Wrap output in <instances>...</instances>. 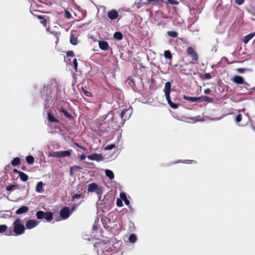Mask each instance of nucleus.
<instances>
[{"label": "nucleus", "instance_id": "19", "mask_svg": "<svg viewBox=\"0 0 255 255\" xmlns=\"http://www.w3.org/2000/svg\"><path fill=\"white\" fill-rule=\"evenodd\" d=\"M19 176L23 181H26L28 180V176L23 172H18Z\"/></svg>", "mask_w": 255, "mask_h": 255}, {"label": "nucleus", "instance_id": "16", "mask_svg": "<svg viewBox=\"0 0 255 255\" xmlns=\"http://www.w3.org/2000/svg\"><path fill=\"white\" fill-rule=\"evenodd\" d=\"M44 219L47 221H50L53 219V214L51 212H45Z\"/></svg>", "mask_w": 255, "mask_h": 255}, {"label": "nucleus", "instance_id": "8", "mask_svg": "<svg viewBox=\"0 0 255 255\" xmlns=\"http://www.w3.org/2000/svg\"><path fill=\"white\" fill-rule=\"evenodd\" d=\"M188 54L192 58L194 61H196L198 59L197 54L195 52L193 48L192 47H188L187 49Z\"/></svg>", "mask_w": 255, "mask_h": 255}, {"label": "nucleus", "instance_id": "1", "mask_svg": "<svg viewBox=\"0 0 255 255\" xmlns=\"http://www.w3.org/2000/svg\"><path fill=\"white\" fill-rule=\"evenodd\" d=\"M13 232H10L6 233L5 235L8 236H19L24 233L25 227L21 223V221L19 219H17L12 224Z\"/></svg>", "mask_w": 255, "mask_h": 255}, {"label": "nucleus", "instance_id": "53", "mask_svg": "<svg viewBox=\"0 0 255 255\" xmlns=\"http://www.w3.org/2000/svg\"><path fill=\"white\" fill-rule=\"evenodd\" d=\"M205 77L207 79H210L211 75L209 73H206L205 74Z\"/></svg>", "mask_w": 255, "mask_h": 255}, {"label": "nucleus", "instance_id": "17", "mask_svg": "<svg viewBox=\"0 0 255 255\" xmlns=\"http://www.w3.org/2000/svg\"><path fill=\"white\" fill-rule=\"evenodd\" d=\"M36 191L38 193H42L43 191V183L42 182H39L36 187Z\"/></svg>", "mask_w": 255, "mask_h": 255}, {"label": "nucleus", "instance_id": "40", "mask_svg": "<svg viewBox=\"0 0 255 255\" xmlns=\"http://www.w3.org/2000/svg\"><path fill=\"white\" fill-rule=\"evenodd\" d=\"M168 3L172 5H177L179 2L176 0H168Z\"/></svg>", "mask_w": 255, "mask_h": 255}, {"label": "nucleus", "instance_id": "56", "mask_svg": "<svg viewBox=\"0 0 255 255\" xmlns=\"http://www.w3.org/2000/svg\"><path fill=\"white\" fill-rule=\"evenodd\" d=\"M79 147H80L81 149H82L83 150H84V151L86 150V149L85 147H83V146H79Z\"/></svg>", "mask_w": 255, "mask_h": 255}, {"label": "nucleus", "instance_id": "25", "mask_svg": "<svg viewBox=\"0 0 255 255\" xmlns=\"http://www.w3.org/2000/svg\"><path fill=\"white\" fill-rule=\"evenodd\" d=\"M20 161V160L19 157H15L11 161V164L12 166H15L19 164Z\"/></svg>", "mask_w": 255, "mask_h": 255}, {"label": "nucleus", "instance_id": "4", "mask_svg": "<svg viewBox=\"0 0 255 255\" xmlns=\"http://www.w3.org/2000/svg\"><path fill=\"white\" fill-rule=\"evenodd\" d=\"M232 81L237 84L248 85L243 77L239 75H235L232 78Z\"/></svg>", "mask_w": 255, "mask_h": 255}, {"label": "nucleus", "instance_id": "20", "mask_svg": "<svg viewBox=\"0 0 255 255\" xmlns=\"http://www.w3.org/2000/svg\"><path fill=\"white\" fill-rule=\"evenodd\" d=\"M137 240L136 236L134 234H131L128 237V241L130 243H134Z\"/></svg>", "mask_w": 255, "mask_h": 255}, {"label": "nucleus", "instance_id": "52", "mask_svg": "<svg viewBox=\"0 0 255 255\" xmlns=\"http://www.w3.org/2000/svg\"><path fill=\"white\" fill-rule=\"evenodd\" d=\"M86 156L84 154H82L80 156V159L81 160H84L86 159Z\"/></svg>", "mask_w": 255, "mask_h": 255}, {"label": "nucleus", "instance_id": "51", "mask_svg": "<svg viewBox=\"0 0 255 255\" xmlns=\"http://www.w3.org/2000/svg\"><path fill=\"white\" fill-rule=\"evenodd\" d=\"M81 194H75L73 195V199L79 198L81 196Z\"/></svg>", "mask_w": 255, "mask_h": 255}, {"label": "nucleus", "instance_id": "29", "mask_svg": "<svg viewBox=\"0 0 255 255\" xmlns=\"http://www.w3.org/2000/svg\"><path fill=\"white\" fill-rule=\"evenodd\" d=\"M167 34L169 36L171 37H176L178 36V33L176 31H170L167 32Z\"/></svg>", "mask_w": 255, "mask_h": 255}, {"label": "nucleus", "instance_id": "31", "mask_svg": "<svg viewBox=\"0 0 255 255\" xmlns=\"http://www.w3.org/2000/svg\"><path fill=\"white\" fill-rule=\"evenodd\" d=\"M7 229V226L5 225H0V233H3Z\"/></svg>", "mask_w": 255, "mask_h": 255}, {"label": "nucleus", "instance_id": "46", "mask_svg": "<svg viewBox=\"0 0 255 255\" xmlns=\"http://www.w3.org/2000/svg\"><path fill=\"white\" fill-rule=\"evenodd\" d=\"M65 16L68 18H71L72 17L71 14L68 11H65Z\"/></svg>", "mask_w": 255, "mask_h": 255}, {"label": "nucleus", "instance_id": "43", "mask_svg": "<svg viewBox=\"0 0 255 255\" xmlns=\"http://www.w3.org/2000/svg\"><path fill=\"white\" fill-rule=\"evenodd\" d=\"M61 111L62 113H63L65 115V116L66 117H70V115H69V114L65 110L63 109L61 110Z\"/></svg>", "mask_w": 255, "mask_h": 255}, {"label": "nucleus", "instance_id": "54", "mask_svg": "<svg viewBox=\"0 0 255 255\" xmlns=\"http://www.w3.org/2000/svg\"><path fill=\"white\" fill-rule=\"evenodd\" d=\"M210 92V89L208 88L204 90V93L206 94H208Z\"/></svg>", "mask_w": 255, "mask_h": 255}, {"label": "nucleus", "instance_id": "50", "mask_svg": "<svg viewBox=\"0 0 255 255\" xmlns=\"http://www.w3.org/2000/svg\"><path fill=\"white\" fill-rule=\"evenodd\" d=\"M170 106L173 109H177L178 108V105L174 103H172Z\"/></svg>", "mask_w": 255, "mask_h": 255}, {"label": "nucleus", "instance_id": "10", "mask_svg": "<svg viewBox=\"0 0 255 255\" xmlns=\"http://www.w3.org/2000/svg\"><path fill=\"white\" fill-rule=\"evenodd\" d=\"M108 16L110 19L114 20L118 18V13L116 10L112 9L108 13Z\"/></svg>", "mask_w": 255, "mask_h": 255}, {"label": "nucleus", "instance_id": "61", "mask_svg": "<svg viewBox=\"0 0 255 255\" xmlns=\"http://www.w3.org/2000/svg\"><path fill=\"white\" fill-rule=\"evenodd\" d=\"M32 7H33V6H32V5H31V7H30V9H32Z\"/></svg>", "mask_w": 255, "mask_h": 255}, {"label": "nucleus", "instance_id": "15", "mask_svg": "<svg viewBox=\"0 0 255 255\" xmlns=\"http://www.w3.org/2000/svg\"><path fill=\"white\" fill-rule=\"evenodd\" d=\"M99 186L96 183H91L88 185V191L89 192H93L96 191V189Z\"/></svg>", "mask_w": 255, "mask_h": 255}, {"label": "nucleus", "instance_id": "44", "mask_svg": "<svg viewBox=\"0 0 255 255\" xmlns=\"http://www.w3.org/2000/svg\"><path fill=\"white\" fill-rule=\"evenodd\" d=\"M67 56L68 57H73L74 56V53L72 51H69L67 53Z\"/></svg>", "mask_w": 255, "mask_h": 255}, {"label": "nucleus", "instance_id": "14", "mask_svg": "<svg viewBox=\"0 0 255 255\" xmlns=\"http://www.w3.org/2000/svg\"><path fill=\"white\" fill-rule=\"evenodd\" d=\"M255 36V33H251L246 36H245L244 39V42L245 44H247L249 42V41L252 39Z\"/></svg>", "mask_w": 255, "mask_h": 255}, {"label": "nucleus", "instance_id": "22", "mask_svg": "<svg viewBox=\"0 0 255 255\" xmlns=\"http://www.w3.org/2000/svg\"><path fill=\"white\" fill-rule=\"evenodd\" d=\"M71 154V151H60V157H67Z\"/></svg>", "mask_w": 255, "mask_h": 255}, {"label": "nucleus", "instance_id": "9", "mask_svg": "<svg viewBox=\"0 0 255 255\" xmlns=\"http://www.w3.org/2000/svg\"><path fill=\"white\" fill-rule=\"evenodd\" d=\"M47 121L48 123H58V120L53 115L52 112L47 113Z\"/></svg>", "mask_w": 255, "mask_h": 255}, {"label": "nucleus", "instance_id": "3", "mask_svg": "<svg viewBox=\"0 0 255 255\" xmlns=\"http://www.w3.org/2000/svg\"><path fill=\"white\" fill-rule=\"evenodd\" d=\"M39 222L36 220L30 219L26 222L25 226L28 229H31L37 226Z\"/></svg>", "mask_w": 255, "mask_h": 255}, {"label": "nucleus", "instance_id": "28", "mask_svg": "<svg viewBox=\"0 0 255 255\" xmlns=\"http://www.w3.org/2000/svg\"><path fill=\"white\" fill-rule=\"evenodd\" d=\"M164 55L167 59H171L172 58V55L169 50H165L164 53Z\"/></svg>", "mask_w": 255, "mask_h": 255}, {"label": "nucleus", "instance_id": "23", "mask_svg": "<svg viewBox=\"0 0 255 255\" xmlns=\"http://www.w3.org/2000/svg\"><path fill=\"white\" fill-rule=\"evenodd\" d=\"M45 212L42 211H37L36 213V216L38 219H44Z\"/></svg>", "mask_w": 255, "mask_h": 255}, {"label": "nucleus", "instance_id": "30", "mask_svg": "<svg viewBox=\"0 0 255 255\" xmlns=\"http://www.w3.org/2000/svg\"><path fill=\"white\" fill-rule=\"evenodd\" d=\"M49 156L60 157V151H54L49 153Z\"/></svg>", "mask_w": 255, "mask_h": 255}, {"label": "nucleus", "instance_id": "48", "mask_svg": "<svg viewBox=\"0 0 255 255\" xmlns=\"http://www.w3.org/2000/svg\"><path fill=\"white\" fill-rule=\"evenodd\" d=\"M193 162H195L194 160H186L184 161V163L189 164V163H192Z\"/></svg>", "mask_w": 255, "mask_h": 255}, {"label": "nucleus", "instance_id": "13", "mask_svg": "<svg viewBox=\"0 0 255 255\" xmlns=\"http://www.w3.org/2000/svg\"><path fill=\"white\" fill-rule=\"evenodd\" d=\"M183 99L186 101H190L191 102H196L202 99V97H188L184 96Z\"/></svg>", "mask_w": 255, "mask_h": 255}, {"label": "nucleus", "instance_id": "42", "mask_svg": "<svg viewBox=\"0 0 255 255\" xmlns=\"http://www.w3.org/2000/svg\"><path fill=\"white\" fill-rule=\"evenodd\" d=\"M202 98H203L204 101H206V102H210L212 101V99L210 97H206V96H203V97H201Z\"/></svg>", "mask_w": 255, "mask_h": 255}, {"label": "nucleus", "instance_id": "60", "mask_svg": "<svg viewBox=\"0 0 255 255\" xmlns=\"http://www.w3.org/2000/svg\"><path fill=\"white\" fill-rule=\"evenodd\" d=\"M108 128L109 129H111V127H110V125L108 126Z\"/></svg>", "mask_w": 255, "mask_h": 255}, {"label": "nucleus", "instance_id": "45", "mask_svg": "<svg viewBox=\"0 0 255 255\" xmlns=\"http://www.w3.org/2000/svg\"><path fill=\"white\" fill-rule=\"evenodd\" d=\"M73 65H74V69L75 70H77V66H78V63L77 62V61H76V59H74V61L73 62Z\"/></svg>", "mask_w": 255, "mask_h": 255}, {"label": "nucleus", "instance_id": "59", "mask_svg": "<svg viewBox=\"0 0 255 255\" xmlns=\"http://www.w3.org/2000/svg\"><path fill=\"white\" fill-rule=\"evenodd\" d=\"M73 172H70V175H71V176H72V175H73Z\"/></svg>", "mask_w": 255, "mask_h": 255}, {"label": "nucleus", "instance_id": "49", "mask_svg": "<svg viewBox=\"0 0 255 255\" xmlns=\"http://www.w3.org/2000/svg\"><path fill=\"white\" fill-rule=\"evenodd\" d=\"M84 93L87 96L90 97L91 96V93L88 91H84Z\"/></svg>", "mask_w": 255, "mask_h": 255}, {"label": "nucleus", "instance_id": "27", "mask_svg": "<svg viewBox=\"0 0 255 255\" xmlns=\"http://www.w3.org/2000/svg\"><path fill=\"white\" fill-rule=\"evenodd\" d=\"M70 42L73 45H76L77 43V38L72 35L70 38Z\"/></svg>", "mask_w": 255, "mask_h": 255}, {"label": "nucleus", "instance_id": "11", "mask_svg": "<svg viewBox=\"0 0 255 255\" xmlns=\"http://www.w3.org/2000/svg\"><path fill=\"white\" fill-rule=\"evenodd\" d=\"M28 210H29V208L27 206H23L21 207L20 208H19V209H18L16 211L15 213L17 215H21V214H24V213H26V212H27Z\"/></svg>", "mask_w": 255, "mask_h": 255}, {"label": "nucleus", "instance_id": "26", "mask_svg": "<svg viewBox=\"0 0 255 255\" xmlns=\"http://www.w3.org/2000/svg\"><path fill=\"white\" fill-rule=\"evenodd\" d=\"M26 160L28 164H32L34 162V159L32 156L29 155L26 157Z\"/></svg>", "mask_w": 255, "mask_h": 255}, {"label": "nucleus", "instance_id": "12", "mask_svg": "<svg viewBox=\"0 0 255 255\" xmlns=\"http://www.w3.org/2000/svg\"><path fill=\"white\" fill-rule=\"evenodd\" d=\"M99 46L100 48L103 50H107L109 48L108 43L105 41H99Z\"/></svg>", "mask_w": 255, "mask_h": 255}, {"label": "nucleus", "instance_id": "39", "mask_svg": "<svg viewBox=\"0 0 255 255\" xmlns=\"http://www.w3.org/2000/svg\"><path fill=\"white\" fill-rule=\"evenodd\" d=\"M16 188V186L14 185H8L6 187V189L7 190V191H11L13 189H15Z\"/></svg>", "mask_w": 255, "mask_h": 255}, {"label": "nucleus", "instance_id": "41", "mask_svg": "<svg viewBox=\"0 0 255 255\" xmlns=\"http://www.w3.org/2000/svg\"><path fill=\"white\" fill-rule=\"evenodd\" d=\"M117 205L118 207H122L123 205V201L121 199H117Z\"/></svg>", "mask_w": 255, "mask_h": 255}, {"label": "nucleus", "instance_id": "37", "mask_svg": "<svg viewBox=\"0 0 255 255\" xmlns=\"http://www.w3.org/2000/svg\"><path fill=\"white\" fill-rule=\"evenodd\" d=\"M120 196L121 199L123 201H124L125 200H126L127 198L126 194L124 192L121 193Z\"/></svg>", "mask_w": 255, "mask_h": 255}, {"label": "nucleus", "instance_id": "57", "mask_svg": "<svg viewBox=\"0 0 255 255\" xmlns=\"http://www.w3.org/2000/svg\"><path fill=\"white\" fill-rule=\"evenodd\" d=\"M13 171H14V172L18 173V172H20L19 171H18L16 169H14Z\"/></svg>", "mask_w": 255, "mask_h": 255}, {"label": "nucleus", "instance_id": "32", "mask_svg": "<svg viewBox=\"0 0 255 255\" xmlns=\"http://www.w3.org/2000/svg\"><path fill=\"white\" fill-rule=\"evenodd\" d=\"M240 112H241V110H240L239 111V114L237 116L236 119V122H237V123L240 122L242 120V115L241 114H240Z\"/></svg>", "mask_w": 255, "mask_h": 255}, {"label": "nucleus", "instance_id": "7", "mask_svg": "<svg viewBox=\"0 0 255 255\" xmlns=\"http://www.w3.org/2000/svg\"><path fill=\"white\" fill-rule=\"evenodd\" d=\"M88 158L91 160L100 161L103 159V156L98 153H94L88 156Z\"/></svg>", "mask_w": 255, "mask_h": 255}, {"label": "nucleus", "instance_id": "33", "mask_svg": "<svg viewBox=\"0 0 255 255\" xmlns=\"http://www.w3.org/2000/svg\"><path fill=\"white\" fill-rule=\"evenodd\" d=\"M38 17H39V18L41 19V20H40L41 23L42 24H43V26H46L47 23V19L43 17H42L41 16H39Z\"/></svg>", "mask_w": 255, "mask_h": 255}, {"label": "nucleus", "instance_id": "5", "mask_svg": "<svg viewBox=\"0 0 255 255\" xmlns=\"http://www.w3.org/2000/svg\"><path fill=\"white\" fill-rule=\"evenodd\" d=\"M70 215V209L68 207H64L61 210L60 215L63 219H67Z\"/></svg>", "mask_w": 255, "mask_h": 255}, {"label": "nucleus", "instance_id": "55", "mask_svg": "<svg viewBox=\"0 0 255 255\" xmlns=\"http://www.w3.org/2000/svg\"><path fill=\"white\" fill-rule=\"evenodd\" d=\"M125 202V203L127 205H128L129 204V201L127 198L126 200L124 201Z\"/></svg>", "mask_w": 255, "mask_h": 255}, {"label": "nucleus", "instance_id": "35", "mask_svg": "<svg viewBox=\"0 0 255 255\" xmlns=\"http://www.w3.org/2000/svg\"><path fill=\"white\" fill-rule=\"evenodd\" d=\"M248 70V69L246 68H238L236 69V71L239 73H244Z\"/></svg>", "mask_w": 255, "mask_h": 255}, {"label": "nucleus", "instance_id": "38", "mask_svg": "<svg viewBox=\"0 0 255 255\" xmlns=\"http://www.w3.org/2000/svg\"><path fill=\"white\" fill-rule=\"evenodd\" d=\"M115 147V145L114 144L107 145L105 149V150H111Z\"/></svg>", "mask_w": 255, "mask_h": 255}, {"label": "nucleus", "instance_id": "36", "mask_svg": "<svg viewBox=\"0 0 255 255\" xmlns=\"http://www.w3.org/2000/svg\"><path fill=\"white\" fill-rule=\"evenodd\" d=\"M77 169H81V167L79 166H74L70 168V172H74Z\"/></svg>", "mask_w": 255, "mask_h": 255}, {"label": "nucleus", "instance_id": "18", "mask_svg": "<svg viewBox=\"0 0 255 255\" xmlns=\"http://www.w3.org/2000/svg\"><path fill=\"white\" fill-rule=\"evenodd\" d=\"M105 171V174L107 177H108L110 179H114V174L112 170L109 169H106Z\"/></svg>", "mask_w": 255, "mask_h": 255}, {"label": "nucleus", "instance_id": "24", "mask_svg": "<svg viewBox=\"0 0 255 255\" xmlns=\"http://www.w3.org/2000/svg\"><path fill=\"white\" fill-rule=\"evenodd\" d=\"M114 37L117 40H121L123 38V34L121 32H116L114 33Z\"/></svg>", "mask_w": 255, "mask_h": 255}, {"label": "nucleus", "instance_id": "21", "mask_svg": "<svg viewBox=\"0 0 255 255\" xmlns=\"http://www.w3.org/2000/svg\"><path fill=\"white\" fill-rule=\"evenodd\" d=\"M105 120L107 122L111 121L112 123L114 122V116L112 113H109L107 117L105 118Z\"/></svg>", "mask_w": 255, "mask_h": 255}, {"label": "nucleus", "instance_id": "6", "mask_svg": "<svg viewBox=\"0 0 255 255\" xmlns=\"http://www.w3.org/2000/svg\"><path fill=\"white\" fill-rule=\"evenodd\" d=\"M131 114V110L129 108L128 110H124L121 113V117L123 121H126L129 118Z\"/></svg>", "mask_w": 255, "mask_h": 255}, {"label": "nucleus", "instance_id": "34", "mask_svg": "<svg viewBox=\"0 0 255 255\" xmlns=\"http://www.w3.org/2000/svg\"><path fill=\"white\" fill-rule=\"evenodd\" d=\"M103 192V188L102 187L98 186L95 191L98 195H100Z\"/></svg>", "mask_w": 255, "mask_h": 255}, {"label": "nucleus", "instance_id": "2", "mask_svg": "<svg viewBox=\"0 0 255 255\" xmlns=\"http://www.w3.org/2000/svg\"><path fill=\"white\" fill-rule=\"evenodd\" d=\"M172 81L167 82L165 84V87L163 89V91L166 97V99L167 101L168 104L170 106L173 103L172 102L170 97V94L171 92V84Z\"/></svg>", "mask_w": 255, "mask_h": 255}, {"label": "nucleus", "instance_id": "58", "mask_svg": "<svg viewBox=\"0 0 255 255\" xmlns=\"http://www.w3.org/2000/svg\"><path fill=\"white\" fill-rule=\"evenodd\" d=\"M138 4H139V3L138 2V3H137V5H138L137 6V8H139V7H140V6H139Z\"/></svg>", "mask_w": 255, "mask_h": 255}, {"label": "nucleus", "instance_id": "47", "mask_svg": "<svg viewBox=\"0 0 255 255\" xmlns=\"http://www.w3.org/2000/svg\"><path fill=\"white\" fill-rule=\"evenodd\" d=\"M244 1V0H236V2L239 5H241Z\"/></svg>", "mask_w": 255, "mask_h": 255}]
</instances>
